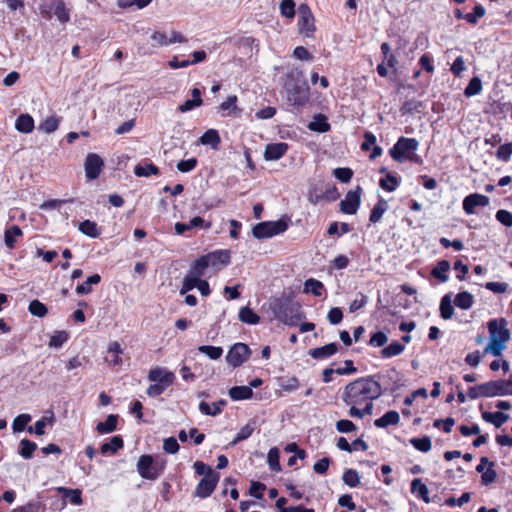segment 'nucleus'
<instances>
[{
	"mask_svg": "<svg viewBox=\"0 0 512 512\" xmlns=\"http://www.w3.org/2000/svg\"><path fill=\"white\" fill-rule=\"evenodd\" d=\"M512 155V143H506L501 145L496 153L499 160L507 162Z\"/></svg>",
	"mask_w": 512,
	"mask_h": 512,
	"instance_id": "obj_63",
	"label": "nucleus"
},
{
	"mask_svg": "<svg viewBox=\"0 0 512 512\" xmlns=\"http://www.w3.org/2000/svg\"><path fill=\"white\" fill-rule=\"evenodd\" d=\"M34 127V120L29 114H21L15 121V129L21 133H31Z\"/></svg>",
	"mask_w": 512,
	"mask_h": 512,
	"instance_id": "obj_20",
	"label": "nucleus"
},
{
	"mask_svg": "<svg viewBox=\"0 0 512 512\" xmlns=\"http://www.w3.org/2000/svg\"><path fill=\"white\" fill-rule=\"evenodd\" d=\"M288 145L286 143H271L268 144L264 151V158L267 161L280 159L287 151Z\"/></svg>",
	"mask_w": 512,
	"mask_h": 512,
	"instance_id": "obj_15",
	"label": "nucleus"
},
{
	"mask_svg": "<svg viewBox=\"0 0 512 512\" xmlns=\"http://www.w3.org/2000/svg\"><path fill=\"white\" fill-rule=\"evenodd\" d=\"M506 348V342H501L499 340H491L489 339V344L485 348V352H490L493 356L498 357L501 356L503 350Z\"/></svg>",
	"mask_w": 512,
	"mask_h": 512,
	"instance_id": "obj_51",
	"label": "nucleus"
},
{
	"mask_svg": "<svg viewBox=\"0 0 512 512\" xmlns=\"http://www.w3.org/2000/svg\"><path fill=\"white\" fill-rule=\"evenodd\" d=\"M279 8L282 16L290 19L295 16V2L293 0H282Z\"/></svg>",
	"mask_w": 512,
	"mask_h": 512,
	"instance_id": "obj_55",
	"label": "nucleus"
},
{
	"mask_svg": "<svg viewBox=\"0 0 512 512\" xmlns=\"http://www.w3.org/2000/svg\"><path fill=\"white\" fill-rule=\"evenodd\" d=\"M104 162L96 153H89L84 161L85 175L89 180H94L100 175Z\"/></svg>",
	"mask_w": 512,
	"mask_h": 512,
	"instance_id": "obj_10",
	"label": "nucleus"
},
{
	"mask_svg": "<svg viewBox=\"0 0 512 512\" xmlns=\"http://www.w3.org/2000/svg\"><path fill=\"white\" fill-rule=\"evenodd\" d=\"M411 492L417 494L418 497L428 502L427 486L419 478H415L411 482Z\"/></svg>",
	"mask_w": 512,
	"mask_h": 512,
	"instance_id": "obj_41",
	"label": "nucleus"
},
{
	"mask_svg": "<svg viewBox=\"0 0 512 512\" xmlns=\"http://www.w3.org/2000/svg\"><path fill=\"white\" fill-rule=\"evenodd\" d=\"M474 302V297L471 293L463 291L458 293L454 299V304L460 309H469Z\"/></svg>",
	"mask_w": 512,
	"mask_h": 512,
	"instance_id": "obj_32",
	"label": "nucleus"
},
{
	"mask_svg": "<svg viewBox=\"0 0 512 512\" xmlns=\"http://www.w3.org/2000/svg\"><path fill=\"white\" fill-rule=\"evenodd\" d=\"M28 310L33 316L39 318L44 317L48 312L47 307L39 300H32L29 303Z\"/></svg>",
	"mask_w": 512,
	"mask_h": 512,
	"instance_id": "obj_48",
	"label": "nucleus"
},
{
	"mask_svg": "<svg viewBox=\"0 0 512 512\" xmlns=\"http://www.w3.org/2000/svg\"><path fill=\"white\" fill-rule=\"evenodd\" d=\"M279 386L285 392H293L299 388L300 384L299 380L296 377L292 376L281 378Z\"/></svg>",
	"mask_w": 512,
	"mask_h": 512,
	"instance_id": "obj_49",
	"label": "nucleus"
},
{
	"mask_svg": "<svg viewBox=\"0 0 512 512\" xmlns=\"http://www.w3.org/2000/svg\"><path fill=\"white\" fill-rule=\"evenodd\" d=\"M203 256L211 257L213 263L210 264V267L215 270H219L230 263V253L227 250H216Z\"/></svg>",
	"mask_w": 512,
	"mask_h": 512,
	"instance_id": "obj_16",
	"label": "nucleus"
},
{
	"mask_svg": "<svg viewBox=\"0 0 512 512\" xmlns=\"http://www.w3.org/2000/svg\"><path fill=\"white\" fill-rule=\"evenodd\" d=\"M507 321L502 319H493L488 323V330L491 340H499L501 342H507L510 339V332L507 329Z\"/></svg>",
	"mask_w": 512,
	"mask_h": 512,
	"instance_id": "obj_11",
	"label": "nucleus"
},
{
	"mask_svg": "<svg viewBox=\"0 0 512 512\" xmlns=\"http://www.w3.org/2000/svg\"><path fill=\"white\" fill-rule=\"evenodd\" d=\"M298 30L305 37H312L315 31L314 17L307 4H301L298 8Z\"/></svg>",
	"mask_w": 512,
	"mask_h": 512,
	"instance_id": "obj_6",
	"label": "nucleus"
},
{
	"mask_svg": "<svg viewBox=\"0 0 512 512\" xmlns=\"http://www.w3.org/2000/svg\"><path fill=\"white\" fill-rule=\"evenodd\" d=\"M288 224L284 220L266 221L256 224L252 229V234L257 239L273 237L285 232Z\"/></svg>",
	"mask_w": 512,
	"mask_h": 512,
	"instance_id": "obj_5",
	"label": "nucleus"
},
{
	"mask_svg": "<svg viewBox=\"0 0 512 512\" xmlns=\"http://www.w3.org/2000/svg\"><path fill=\"white\" fill-rule=\"evenodd\" d=\"M211 263H213L211 261V257L201 256L200 258L195 260V262L192 264L188 272L192 274V276L201 279L203 276L206 275V270L210 267Z\"/></svg>",
	"mask_w": 512,
	"mask_h": 512,
	"instance_id": "obj_17",
	"label": "nucleus"
},
{
	"mask_svg": "<svg viewBox=\"0 0 512 512\" xmlns=\"http://www.w3.org/2000/svg\"><path fill=\"white\" fill-rule=\"evenodd\" d=\"M486 13L485 8L478 4L474 7L473 13H466L464 19L470 24H476L479 18L483 17Z\"/></svg>",
	"mask_w": 512,
	"mask_h": 512,
	"instance_id": "obj_57",
	"label": "nucleus"
},
{
	"mask_svg": "<svg viewBox=\"0 0 512 512\" xmlns=\"http://www.w3.org/2000/svg\"><path fill=\"white\" fill-rule=\"evenodd\" d=\"M400 421V416L396 411H388L382 417L374 421V425L378 428H386L389 425H397Z\"/></svg>",
	"mask_w": 512,
	"mask_h": 512,
	"instance_id": "obj_22",
	"label": "nucleus"
},
{
	"mask_svg": "<svg viewBox=\"0 0 512 512\" xmlns=\"http://www.w3.org/2000/svg\"><path fill=\"white\" fill-rule=\"evenodd\" d=\"M54 14L62 23L69 21V13L66 10L65 3L62 0H59L55 3Z\"/></svg>",
	"mask_w": 512,
	"mask_h": 512,
	"instance_id": "obj_60",
	"label": "nucleus"
},
{
	"mask_svg": "<svg viewBox=\"0 0 512 512\" xmlns=\"http://www.w3.org/2000/svg\"><path fill=\"white\" fill-rule=\"evenodd\" d=\"M123 445L124 443L122 437L116 435L110 439V442L103 443L100 447V451L102 454L116 453L119 449L123 447Z\"/></svg>",
	"mask_w": 512,
	"mask_h": 512,
	"instance_id": "obj_29",
	"label": "nucleus"
},
{
	"mask_svg": "<svg viewBox=\"0 0 512 512\" xmlns=\"http://www.w3.org/2000/svg\"><path fill=\"white\" fill-rule=\"evenodd\" d=\"M200 353L207 355L212 360H217L221 357L223 350L221 347L203 345L198 348Z\"/></svg>",
	"mask_w": 512,
	"mask_h": 512,
	"instance_id": "obj_53",
	"label": "nucleus"
},
{
	"mask_svg": "<svg viewBox=\"0 0 512 512\" xmlns=\"http://www.w3.org/2000/svg\"><path fill=\"white\" fill-rule=\"evenodd\" d=\"M78 229L81 233L91 238H98L101 234V230L98 228L97 223L91 220L81 222Z\"/></svg>",
	"mask_w": 512,
	"mask_h": 512,
	"instance_id": "obj_27",
	"label": "nucleus"
},
{
	"mask_svg": "<svg viewBox=\"0 0 512 512\" xmlns=\"http://www.w3.org/2000/svg\"><path fill=\"white\" fill-rule=\"evenodd\" d=\"M287 100L294 106H302L309 100V89L305 82L298 83L293 80L285 82Z\"/></svg>",
	"mask_w": 512,
	"mask_h": 512,
	"instance_id": "obj_4",
	"label": "nucleus"
},
{
	"mask_svg": "<svg viewBox=\"0 0 512 512\" xmlns=\"http://www.w3.org/2000/svg\"><path fill=\"white\" fill-rule=\"evenodd\" d=\"M490 203L489 197L479 194L473 193L466 196L463 200V210L467 215L475 214L476 207H485Z\"/></svg>",
	"mask_w": 512,
	"mask_h": 512,
	"instance_id": "obj_13",
	"label": "nucleus"
},
{
	"mask_svg": "<svg viewBox=\"0 0 512 512\" xmlns=\"http://www.w3.org/2000/svg\"><path fill=\"white\" fill-rule=\"evenodd\" d=\"M381 385L372 377H362L346 385L342 400L345 404L363 405L369 400L378 399L382 395Z\"/></svg>",
	"mask_w": 512,
	"mask_h": 512,
	"instance_id": "obj_1",
	"label": "nucleus"
},
{
	"mask_svg": "<svg viewBox=\"0 0 512 512\" xmlns=\"http://www.w3.org/2000/svg\"><path fill=\"white\" fill-rule=\"evenodd\" d=\"M251 354V350L248 345L244 343L234 344L226 355L227 363L233 368L239 367L246 362Z\"/></svg>",
	"mask_w": 512,
	"mask_h": 512,
	"instance_id": "obj_8",
	"label": "nucleus"
},
{
	"mask_svg": "<svg viewBox=\"0 0 512 512\" xmlns=\"http://www.w3.org/2000/svg\"><path fill=\"white\" fill-rule=\"evenodd\" d=\"M338 350L336 343H329L322 347H317L309 351V355L314 359H325L334 355Z\"/></svg>",
	"mask_w": 512,
	"mask_h": 512,
	"instance_id": "obj_18",
	"label": "nucleus"
},
{
	"mask_svg": "<svg viewBox=\"0 0 512 512\" xmlns=\"http://www.w3.org/2000/svg\"><path fill=\"white\" fill-rule=\"evenodd\" d=\"M225 404H226V402L224 400H221L219 402H214L212 404L213 407H211V405L209 403L202 401L199 404V410L201 411V413H203L205 415L216 416L221 413V411H222L221 406L225 405Z\"/></svg>",
	"mask_w": 512,
	"mask_h": 512,
	"instance_id": "obj_30",
	"label": "nucleus"
},
{
	"mask_svg": "<svg viewBox=\"0 0 512 512\" xmlns=\"http://www.w3.org/2000/svg\"><path fill=\"white\" fill-rule=\"evenodd\" d=\"M191 94L193 99L186 100L183 104L178 107V110L181 113H186L191 111L196 107H200L203 104V100L201 98V91L198 88H193L191 90Z\"/></svg>",
	"mask_w": 512,
	"mask_h": 512,
	"instance_id": "obj_19",
	"label": "nucleus"
},
{
	"mask_svg": "<svg viewBox=\"0 0 512 512\" xmlns=\"http://www.w3.org/2000/svg\"><path fill=\"white\" fill-rule=\"evenodd\" d=\"M60 121H61L60 117L50 116V117L46 118L45 120H43L40 123L38 128H39V130H41L47 134H50V133L55 132L58 129Z\"/></svg>",
	"mask_w": 512,
	"mask_h": 512,
	"instance_id": "obj_38",
	"label": "nucleus"
},
{
	"mask_svg": "<svg viewBox=\"0 0 512 512\" xmlns=\"http://www.w3.org/2000/svg\"><path fill=\"white\" fill-rule=\"evenodd\" d=\"M163 467L158 468L151 455H142L137 462V471L144 479L155 480L162 473Z\"/></svg>",
	"mask_w": 512,
	"mask_h": 512,
	"instance_id": "obj_7",
	"label": "nucleus"
},
{
	"mask_svg": "<svg viewBox=\"0 0 512 512\" xmlns=\"http://www.w3.org/2000/svg\"><path fill=\"white\" fill-rule=\"evenodd\" d=\"M388 342V336L382 331L374 333L369 341V345L373 347H382Z\"/></svg>",
	"mask_w": 512,
	"mask_h": 512,
	"instance_id": "obj_62",
	"label": "nucleus"
},
{
	"mask_svg": "<svg viewBox=\"0 0 512 512\" xmlns=\"http://www.w3.org/2000/svg\"><path fill=\"white\" fill-rule=\"evenodd\" d=\"M271 309L276 319L290 326L296 325L303 317L301 305L291 298L274 300Z\"/></svg>",
	"mask_w": 512,
	"mask_h": 512,
	"instance_id": "obj_2",
	"label": "nucleus"
},
{
	"mask_svg": "<svg viewBox=\"0 0 512 512\" xmlns=\"http://www.w3.org/2000/svg\"><path fill=\"white\" fill-rule=\"evenodd\" d=\"M267 462L271 470L277 472L281 470L279 463V451L277 448H272L269 450L267 455Z\"/></svg>",
	"mask_w": 512,
	"mask_h": 512,
	"instance_id": "obj_58",
	"label": "nucleus"
},
{
	"mask_svg": "<svg viewBox=\"0 0 512 512\" xmlns=\"http://www.w3.org/2000/svg\"><path fill=\"white\" fill-rule=\"evenodd\" d=\"M482 91V82L479 77H473L464 90L466 97L478 95Z\"/></svg>",
	"mask_w": 512,
	"mask_h": 512,
	"instance_id": "obj_47",
	"label": "nucleus"
},
{
	"mask_svg": "<svg viewBox=\"0 0 512 512\" xmlns=\"http://www.w3.org/2000/svg\"><path fill=\"white\" fill-rule=\"evenodd\" d=\"M343 482L349 487H357L360 484L359 473L354 469H347L342 476Z\"/></svg>",
	"mask_w": 512,
	"mask_h": 512,
	"instance_id": "obj_46",
	"label": "nucleus"
},
{
	"mask_svg": "<svg viewBox=\"0 0 512 512\" xmlns=\"http://www.w3.org/2000/svg\"><path fill=\"white\" fill-rule=\"evenodd\" d=\"M254 430H255V422L254 421L248 422L237 433L235 439L232 442V445H235L238 442H241V441L246 440L247 438H249L252 435Z\"/></svg>",
	"mask_w": 512,
	"mask_h": 512,
	"instance_id": "obj_44",
	"label": "nucleus"
},
{
	"mask_svg": "<svg viewBox=\"0 0 512 512\" xmlns=\"http://www.w3.org/2000/svg\"><path fill=\"white\" fill-rule=\"evenodd\" d=\"M118 416L114 414L108 415L104 422H99L96 425V430L100 434L112 433L117 428Z\"/></svg>",
	"mask_w": 512,
	"mask_h": 512,
	"instance_id": "obj_25",
	"label": "nucleus"
},
{
	"mask_svg": "<svg viewBox=\"0 0 512 512\" xmlns=\"http://www.w3.org/2000/svg\"><path fill=\"white\" fill-rule=\"evenodd\" d=\"M497 396H512V380H495Z\"/></svg>",
	"mask_w": 512,
	"mask_h": 512,
	"instance_id": "obj_45",
	"label": "nucleus"
},
{
	"mask_svg": "<svg viewBox=\"0 0 512 512\" xmlns=\"http://www.w3.org/2000/svg\"><path fill=\"white\" fill-rule=\"evenodd\" d=\"M388 203L384 199H380L378 203L373 207L370 213L369 220L372 223H377L381 220L383 214L387 211Z\"/></svg>",
	"mask_w": 512,
	"mask_h": 512,
	"instance_id": "obj_33",
	"label": "nucleus"
},
{
	"mask_svg": "<svg viewBox=\"0 0 512 512\" xmlns=\"http://www.w3.org/2000/svg\"><path fill=\"white\" fill-rule=\"evenodd\" d=\"M59 491L74 505L82 503L81 491L78 489L59 488Z\"/></svg>",
	"mask_w": 512,
	"mask_h": 512,
	"instance_id": "obj_50",
	"label": "nucleus"
},
{
	"mask_svg": "<svg viewBox=\"0 0 512 512\" xmlns=\"http://www.w3.org/2000/svg\"><path fill=\"white\" fill-rule=\"evenodd\" d=\"M404 345L401 343L394 341L385 348L382 349L381 354L384 358H391L397 355H400L404 351Z\"/></svg>",
	"mask_w": 512,
	"mask_h": 512,
	"instance_id": "obj_43",
	"label": "nucleus"
},
{
	"mask_svg": "<svg viewBox=\"0 0 512 512\" xmlns=\"http://www.w3.org/2000/svg\"><path fill=\"white\" fill-rule=\"evenodd\" d=\"M419 142L414 138L400 137L389 150L390 156L397 162L410 160L419 163L420 159L416 154Z\"/></svg>",
	"mask_w": 512,
	"mask_h": 512,
	"instance_id": "obj_3",
	"label": "nucleus"
},
{
	"mask_svg": "<svg viewBox=\"0 0 512 512\" xmlns=\"http://www.w3.org/2000/svg\"><path fill=\"white\" fill-rule=\"evenodd\" d=\"M324 290V285L321 281L314 278H309L304 283L303 291L305 293H311L314 296H321Z\"/></svg>",
	"mask_w": 512,
	"mask_h": 512,
	"instance_id": "obj_31",
	"label": "nucleus"
},
{
	"mask_svg": "<svg viewBox=\"0 0 512 512\" xmlns=\"http://www.w3.org/2000/svg\"><path fill=\"white\" fill-rule=\"evenodd\" d=\"M23 236V232L19 226H12L4 232V243L8 249H13L17 239Z\"/></svg>",
	"mask_w": 512,
	"mask_h": 512,
	"instance_id": "obj_21",
	"label": "nucleus"
},
{
	"mask_svg": "<svg viewBox=\"0 0 512 512\" xmlns=\"http://www.w3.org/2000/svg\"><path fill=\"white\" fill-rule=\"evenodd\" d=\"M68 340V334L65 331H56L50 338L49 346L60 348Z\"/></svg>",
	"mask_w": 512,
	"mask_h": 512,
	"instance_id": "obj_59",
	"label": "nucleus"
},
{
	"mask_svg": "<svg viewBox=\"0 0 512 512\" xmlns=\"http://www.w3.org/2000/svg\"><path fill=\"white\" fill-rule=\"evenodd\" d=\"M239 319L243 323L255 325L260 322V317L249 307H243L239 311Z\"/></svg>",
	"mask_w": 512,
	"mask_h": 512,
	"instance_id": "obj_35",
	"label": "nucleus"
},
{
	"mask_svg": "<svg viewBox=\"0 0 512 512\" xmlns=\"http://www.w3.org/2000/svg\"><path fill=\"white\" fill-rule=\"evenodd\" d=\"M20 447L19 454L24 459H31L34 451L37 449V444L28 439H23L20 441Z\"/></svg>",
	"mask_w": 512,
	"mask_h": 512,
	"instance_id": "obj_42",
	"label": "nucleus"
},
{
	"mask_svg": "<svg viewBox=\"0 0 512 512\" xmlns=\"http://www.w3.org/2000/svg\"><path fill=\"white\" fill-rule=\"evenodd\" d=\"M361 187L354 191H349L345 198L340 202V209L343 213L353 215L357 212L361 203Z\"/></svg>",
	"mask_w": 512,
	"mask_h": 512,
	"instance_id": "obj_9",
	"label": "nucleus"
},
{
	"mask_svg": "<svg viewBox=\"0 0 512 512\" xmlns=\"http://www.w3.org/2000/svg\"><path fill=\"white\" fill-rule=\"evenodd\" d=\"M101 281L99 274L89 276L86 281L76 287L77 294H88L92 291L91 285H97Z\"/></svg>",
	"mask_w": 512,
	"mask_h": 512,
	"instance_id": "obj_39",
	"label": "nucleus"
},
{
	"mask_svg": "<svg viewBox=\"0 0 512 512\" xmlns=\"http://www.w3.org/2000/svg\"><path fill=\"white\" fill-rule=\"evenodd\" d=\"M398 184L399 183L396 177L390 173L387 174L386 178H382L380 180L381 188L389 192L394 191L397 188Z\"/></svg>",
	"mask_w": 512,
	"mask_h": 512,
	"instance_id": "obj_61",
	"label": "nucleus"
},
{
	"mask_svg": "<svg viewBox=\"0 0 512 512\" xmlns=\"http://www.w3.org/2000/svg\"><path fill=\"white\" fill-rule=\"evenodd\" d=\"M147 378L150 382L162 383L169 387L174 382L175 375L166 368L157 366L149 371Z\"/></svg>",
	"mask_w": 512,
	"mask_h": 512,
	"instance_id": "obj_14",
	"label": "nucleus"
},
{
	"mask_svg": "<svg viewBox=\"0 0 512 512\" xmlns=\"http://www.w3.org/2000/svg\"><path fill=\"white\" fill-rule=\"evenodd\" d=\"M203 145H211L212 148H217L220 143V136L218 131L214 129L207 130L199 139Z\"/></svg>",
	"mask_w": 512,
	"mask_h": 512,
	"instance_id": "obj_37",
	"label": "nucleus"
},
{
	"mask_svg": "<svg viewBox=\"0 0 512 512\" xmlns=\"http://www.w3.org/2000/svg\"><path fill=\"white\" fill-rule=\"evenodd\" d=\"M229 396L234 401L247 400L252 398L253 391L248 386H234L229 389Z\"/></svg>",
	"mask_w": 512,
	"mask_h": 512,
	"instance_id": "obj_23",
	"label": "nucleus"
},
{
	"mask_svg": "<svg viewBox=\"0 0 512 512\" xmlns=\"http://www.w3.org/2000/svg\"><path fill=\"white\" fill-rule=\"evenodd\" d=\"M496 219L506 227H512V213L508 210L500 209L496 212Z\"/></svg>",
	"mask_w": 512,
	"mask_h": 512,
	"instance_id": "obj_64",
	"label": "nucleus"
},
{
	"mask_svg": "<svg viewBox=\"0 0 512 512\" xmlns=\"http://www.w3.org/2000/svg\"><path fill=\"white\" fill-rule=\"evenodd\" d=\"M494 462L489 463L487 469L481 474V483L485 486L496 481L497 473L494 469Z\"/></svg>",
	"mask_w": 512,
	"mask_h": 512,
	"instance_id": "obj_54",
	"label": "nucleus"
},
{
	"mask_svg": "<svg viewBox=\"0 0 512 512\" xmlns=\"http://www.w3.org/2000/svg\"><path fill=\"white\" fill-rule=\"evenodd\" d=\"M308 128L312 131L319 133L328 132L330 130V124L327 121L326 116L322 114L316 115L313 120L308 124Z\"/></svg>",
	"mask_w": 512,
	"mask_h": 512,
	"instance_id": "obj_26",
	"label": "nucleus"
},
{
	"mask_svg": "<svg viewBox=\"0 0 512 512\" xmlns=\"http://www.w3.org/2000/svg\"><path fill=\"white\" fill-rule=\"evenodd\" d=\"M134 174L137 177H149L151 175H158L159 169L153 163H140L135 166Z\"/></svg>",
	"mask_w": 512,
	"mask_h": 512,
	"instance_id": "obj_28",
	"label": "nucleus"
},
{
	"mask_svg": "<svg viewBox=\"0 0 512 512\" xmlns=\"http://www.w3.org/2000/svg\"><path fill=\"white\" fill-rule=\"evenodd\" d=\"M410 443L413 445L414 448L421 452H428L431 449V440L429 437L425 436L422 438H412L410 440Z\"/></svg>",
	"mask_w": 512,
	"mask_h": 512,
	"instance_id": "obj_56",
	"label": "nucleus"
},
{
	"mask_svg": "<svg viewBox=\"0 0 512 512\" xmlns=\"http://www.w3.org/2000/svg\"><path fill=\"white\" fill-rule=\"evenodd\" d=\"M482 418L484 421L493 424L496 428H499L509 419V415L501 411L483 412Z\"/></svg>",
	"mask_w": 512,
	"mask_h": 512,
	"instance_id": "obj_24",
	"label": "nucleus"
},
{
	"mask_svg": "<svg viewBox=\"0 0 512 512\" xmlns=\"http://www.w3.org/2000/svg\"><path fill=\"white\" fill-rule=\"evenodd\" d=\"M54 422V417H42L40 420L36 421L34 426H29L27 431L29 433H35L38 436H42L45 434V427L50 424L52 425Z\"/></svg>",
	"mask_w": 512,
	"mask_h": 512,
	"instance_id": "obj_34",
	"label": "nucleus"
},
{
	"mask_svg": "<svg viewBox=\"0 0 512 512\" xmlns=\"http://www.w3.org/2000/svg\"><path fill=\"white\" fill-rule=\"evenodd\" d=\"M31 415L20 414L12 422V429L16 432H21L25 429L26 425L31 421Z\"/></svg>",
	"mask_w": 512,
	"mask_h": 512,
	"instance_id": "obj_52",
	"label": "nucleus"
},
{
	"mask_svg": "<svg viewBox=\"0 0 512 512\" xmlns=\"http://www.w3.org/2000/svg\"><path fill=\"white\" fill-rule=\"evenodd\" d=\"M448 260H442L432 269L431 276L439 282H445L448 279Z\"/></svg>",
	"mask_w": 512,
	"mask_h": 512,
	"instance_id": "obj_36",
	"label": "nucleus"
},
{
	"mask_svg": "<svg viewBox=\"0 0 512 512\" xmlns=\"http://www.w3.org/2000/svg\"><path fill=\"white\" fill-rule=\"evenodd\" d=\"M199 281L200 279H198L195 276H192V274L188 272L183 279L179 291L180 295H186L189 291L193 290L194 288H197Z\"/></svg>",
	"mask_w": 512,
	"mask_h": 512,
	"instance_id": "obj_40",
	"label": "nucleus"
},
{
	"mask_svg": "<svg viewBox=\"0 0 512 512\" xmlns=\"http://www.w3.org/2000/svg\"><path fill=\"white\" fill-rule=\"evenodd\" d=\"M219 479V474H211L209 477L202 478L196 486L194 495L200 498L209 497L215 490Z\"/></svg>",
	"mask_w": 512,
	"mask_h": 512,
	"instance_id": "obj_12",
	"label": "nucleus"
}]
</instances>
